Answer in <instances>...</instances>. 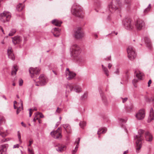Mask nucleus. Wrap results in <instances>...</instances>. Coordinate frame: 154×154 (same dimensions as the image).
<instances>
[{
    "label": "nucleus",
    "mask_w": 154,
    "mask_h": 154,
    "mask_svg": "<svg viewBox=\"0 0 154 154\" xmlns=\"http://www.w3.org/2000/svg\"><path fill=\"white\" fill-rule=\"evenodd\" d=\"M144 131L142 129H140L138 131V134L134 137V139L136 140V145L135 149L136 152L138 153L140 151L142 147V141L144 139L143 134Z\"/></svg>",
    "instance_id": "obj_1"
},
{
    "label": "nucleus",
    "mask_w": 154,
    "mask_h": 154,
    "mask_svg": "<svg viewBox=\"0 0 154 154\" xmlns=\"http://www.w3.org/2000/svg\"><path fill=\"white\" fill-rule=\"evenodd\" d=\"M71 12L73 15L82 18L83 17V14L82 11L79 5H74L72 8Z\"/></svg>",
    "instance_id": "obj_2"
},
{
    "label": "nucleus",
    "mask_w": 154,
    "mask_h": 154,
    "mask_svg": "<svg viewBox=\"0 0 154 154\" xmlns=\"http://www.w3.org/2000/svg\"><path fill=\"white\" fill-rule=\"evenodd\" d=\"M70 50L72 57H77L80 54L81 52L80 48L77 44L72 45Z\"/></svg>",
    "instance_id": "obj_3"
},
{
    "label": "nucleus",
    "mask_w": 154,
    "mask_h": 154,
    "mask_svg": "<svg viewBox=\"0 0 154 154\" xmlns=\"http://www.w3.org/2000/svg\"><path fill=\"white\" fill-rule=\"evenodd\" d=\"M123 24L125 28L127 29L131 30L134 27V22L131 19H126L124 20Z\"/></svg>",
    "instance_id": "obj_4"
},
{
    "label": "nucleus",
    "mask_w": 154,
    "mask_h": 154,
    "mask_svg": "<svg viewBox=\"0 0 154 154\" xmlns=\"http://www.w3.org/2000/svg\"><path fill=\"white\" fill-rule=\"evenodd\" d=\"M127 52L128 57L131 60H133L136 57L134 48L131 46H129L127 48Z\"/></svg>",
    "instance_id": "obj_5"
},
{
    "label": "nucleus",
    "mask_w": 154,
    "mask_h": 154,
    "mask_svg": "<svg viewBox=\"0 0 154 154\" xmlns=\"http://www.w3.org/2000/svg\"><path fill=\"white\" fill-rule=\"evenodd\" d=\"M11 17V14L9 12L4 11L0 14V20L4 23L8 21Z\"/></svg>",
    "instance_id": "obj_6"
},
{
    "label": "nucleus",
    "mask_w": 154,
    "mask_h": 154,
    "mask_svg": "<svg viewBox=\"0 0 154 154\" xmlns=\"http://www.w3.org/2000/svg\"><path fill=\"white\" fill-rule=\"evenodd\" d=\"M118 9L117 6V2L114 1L110 3L108 5V8L107 10V12L109 14L110 13H112Z\"/></svg>",
    "instance_id": "obj_7"
},
{
    "label": "nucleus",
    "mask_w": 154,
    "mask_h": 154,
    "mask_svg": "<svg viewBox=\"0 0 154 154\" xmlns=\"http://www.w3.org/2000/svg\"><path fill=\"white\" fill-rule=\"evenodd\" d=\"M135 25L136 29L137 31H140L144 28L145 23L143 20L138 19L135 22Z\"/></svg>",
    "instance_id": "obj_8"
},
{
    "label": "nucleus",
    "mask_w": 154,
    "mask_h": 154,
    "mask_svg": "<svg viewBox=\"0 0 154 154\" xmlns=\"http://www.w3.org/2000/svg\"><path fill=\"white\" fill-rule=\"evenodd\" d=\"M81 29V28L79 27L74 30L73 36L75 38L81 39L84 37V33Z\"/></svg>",
    "instance_id": "obj_9"
},
{
    "label": "nucleus",
    "mask_w": 154,
    "mask_h": 154,
    "mask_svg": "<svg viewBox=\"0 0 154 154\" xmlns=\"http://www.w3.org/2000/svg\"><path fill=\"white\" fill-rule=\"evenodd\" d=\"M61 129V127H59L56 131L51 132V136L55 139L61 138L62 137Z\"/></svg>",
    "instance_id": "obj_10"
},
{
    "label": "nucleus",
    "mask_w": 154,
    "mask_h": 154,
    "mask_svg": "<svg viewBox=\"0 0 154 154\" xmlns=\"http://www.w3.org/2000/svg\"><path fill=\"white\" fill-rule=\"evenodd\" d=\"M39 81L38 83H36L35 85L37 86H42L45 85L48 82V79L46 77L42 74L39 77Z\"/></svg>",
    "instance_id": "obj_11"
},
{
    "label": "nucleus",
    "mask_w": 154,
    "mask_h": 154,
    "mask_svg": "<svg viewBox=\"0 0 154 154\" xmlns=\"http://www.w3.org/2000/svg\"><path fill=\"white\" fill-rule=\"evenodd\" d=\"M145 116V110L142 109L139 110L136 114L135 116L136 119L138 120L143 119Z\"/></svg>",
    "instance_id": "obj_12"
},
{
    "label": "nucleus",
    "mask_w": 154,
    "mask_h": 154,
    "mask_svg": "<svg viewBox=\"0 0 154 154\" xmlns=\"http://www.w3.org/2000/svg\"><path fill=\"white\" fill-rule=\"evenodd\" d=\"M40 71V69L37 68H34L31 67L29 69V73L32 78L36 77L37 75L39 74Z\"/></svg>",
    "instance_id": "obj_13"
},
{
    "label": "nucleus",
    "mask_w": 154,
    "mask_h": 154,
    "mask_svg": "<svg viewBox=\"0 0 154 154\" xmlns=\"http://www.w3.org/2000/svg\"><path fill=\"white\" fill-rule=\"evenodd\" d=\"M65 74L68 80L72 79L75 76L76 74L73 72L70 71L69 68H66Z\"/></svg>",
    "instance_id": "obj_14"
},
{
    "label": "nucleus",
    "mask_w": 154,
    "mask_h": 154,
    "mask_svg": "<svg viewBox=\"0 0 154 154\" xmlns=\"http://www.w3.org/2000/svg\"><path fill=\"white\" fill-rule=\"evenodd\" d=\"M8 145L5 144L0 146V154H6Z\"/></svg>",
    "instance_id": "obj_15"
},
{
    "label": "nucleus",
    "mask_w": 154,
    "mask_h": 154,
    "mask_svg": "<svg viewBox=\"0 0 154 154\" xmlns=\"http://www.w3.org/2000/svg\"><path fill=\"white\" fill-rule=\"evenodd\" d=\"M66 148V146L63 144H59L56 146V150L59 152H61L65 151Z\"/></svg>",
    "instance_id": "obj_16"
},
{
    "label": "nucleus",
    "mask_w": 154,
    "mask_h": 154,
    "mask_svg": "<svg viewBox=\"0 0 154 154\" xmlns=\"http://www.w3.org/2000/svg\"><path fill=\"white\" fill-rule=\"evenodd\" d=\"M66 97H67L68 96V94L70 92L73 90V85L70 84H67L66 85Z\"/></svg>",
    "instance_id": "obj_17"
},
{
    "label": "nucleus",
    "mask_w": 154,
    "mask_h": 154,
    "mask_svg": "<svg viewBox=\"0 0 154 154\" xmlns=\"http://www.w3.org/2000/svg\"><path fill=\"white\" fill-rule=\"evenodd\" d=\"M142 41L144 42L147 47L151 49L152 45L150 39L148 37H146L143 39H142Z\"/></svg>",
    "instance_id": "obj_18"
},
{
    "label": "nucleus",
    "mask_w": 154,
    "mask_h": 154,
    "mask_svg": "<svg viewBox=\"0 0 154 154\" xmlns=\"http://www.w3.org/2000/svg\"><path fill=\"white\" fill-rule=\"evenodd\" d=\"M8 57L9 58L14 60L15 59V57L14 54L13 53V51L12 48L11 47H8Z\"/></svg>",
    "instance_id": "obj_19"
},
{
    "label": "nucleus",
    "mask_w": 154,
    "mask_h": 154,
    "mask_svg": "<svg viewBox=\"0 0 154 154\" xmlns=\"http://www.w3.org/2000/svg\"><path fill=\"white\" fill-rule=\"evenodd\" d=\"M154 119V111L152 108L150 109V113L147 120L148 122H150Z\"/></svg>",
    "instance_id": "obj_20"
},
{
    "label": "nucleus",
    "mask_w": 154,
    "mask_h": 154,
    "mask_svg": "<svg viewBox=\"0 0 154 154\" xmlns=\"http://www.w3.org/2000/svg\"><path fill=\"white\" fill-rule=\"evenodd\" d=\"M12 42L14 45L20 43L22 41L21 37L19 36H17L14 38H12Z\"/></svg>",
    "instance_id": "obj_21"
},
{
    "label": "nucleus",
    "mask_w": 154,
    "mask_h": 154,
    "mask_svg": "<svg viewBox=\"0 0 154 154\" xmlns=\"http://www.w3.org/2000/svg\"><path fill=\"white\" fill-rule=\"evenodd\" d=\"M145 138L146 140L148 141H151L152 140V136L148 131H146L145 132Z\"/></svg>",
    "instance_id": "obj_22"
},
{
    "label": "nucleus",
    "mask_w": 154,
    "mask_h": 154,
    "mask_svg": "<svg viewBox=\"0 0 154 154\" xmlns=\"http://www.w3.org/2000/svg\"><path fill=\"white\" fill-rule=\"evenodd\" d=\"M52 32L54 36L55 37H58L60 34V30L58 28H55L52 30Z\"/></svg>",
    "instance_id": "obj_23"
},
{
    "label": "nucleus",
    "mask_w": 154,
    "mask_h": 154,
    "mask_svg": "<svg viewBox=\"0 0 154 154\" xmlns=\"http://www.w3.org/2000/svg\"><path fill=\"white\" fill-rule=\"evenodd\" d=\"M72 57L79 63H83L85 61V59L84 58L80 56L79 55L77 57Z\"/></svg>",
    "instance_id": "obj_24"
},
{
    "label": "nucleus",
    "mask_w": 154,
    "mask_h": 154,
    "mask_svg": "<svg viewBox=\"0 0 154 154\" xmlns=\"http://www.w3.org/2000/svg\"><path fill=\"white\" fill-rule=\"evenodd\" d=\"M101 96L102 101L104 105L105 106L108 105L109 104V102L107 99L105 95L103 94H102L101 95Z\"/></svg>",
    "instance_id": "obj_25"
},
{
    "label": "nucleus",
    "mask_w": 154,
    "mask_h": 154,
    "mask_svg": "<svg viewBox=\"0 0 154 154\" xmlns=\"http://www.w3.org/2000/svg\"><path fill=\"white\" fill-rule=\"evenodd\" d=\"M7 131V130H4L2 127L0 128V135L2 137H5L8 135V134Z\"/></svg>",
    "instance_id": "obj_26"
},
{
    "label": "nucleus",
    "mask_w": 154,
    "mask_h": 154,
    "mask_svg": "<svg viewBox=\"0 0 154 154\" xmlns=\"http://www.w3.org/2000/svg\"><path fill=\"white\" fill-rule=\"evenodd\" d=\"M63 126L67 133H69L71 132V128L68 124H63Z\"/></svg>",
    "instance_id": "obj_27"
},
{
    "label": "nucleus",
    "mask_w": 154,
    "mask_h": 154,
    "mask_svg": "<svg viewBox=\"0 0 154 154\" xmlns=\"http://www.w3.org/2000/svg\"><path fill=\"white\" fill-rule=\"evenodd\" d=\"M52 23L56 26H60L62 22L57 19H54L51 21Z\"/></svg>",
    "instance_id": "obj_28"
},
{
    "label": "nucleus",
    "mask_w": 154,
    "mask_h": 154,
    "mask_svg": "<svg viewBox=\"0 0 154 154\" xmlns=\"http://www.w3.org/2000/svg\"><path fill=\"white\" fill-rule=\"evenodd\" d=\"M107 131V129L106 128L103 127L100 128L98 130L97 134L99 135L100 134H103L106 133Z\"/></svg>",
    "instance_id": "obj_29"
},
{
    "label": "nucleus",
    "mask_w": 154,
    "mask_h": 154,
    "mask_svg": "<svg viewBox=\"0 0 154 154\" xmlns=\"http://www.w3.org/2000/svg\"><path fill=\"white\" fill-rule=\"evenodd\" d=\"M133 104L131 103L128 106H125V109L126 111L129 112L133 110Z\"/></svg>",
    "instance_id": "obj_30"
},
{
    "label": "nucleus",
    "mask_w": 154,
    "mask_h": 154,
    "mask_svg": "<svg viewBox=\"0 0 154 154\" xmlns=\"http://www.w3.org/2000/svg\"><path fill=\"white\" fill-rule=\"evenodd\" d=\"M134 73L136 74V76L138 78V79L139 80H141L142 79L144 75L140 71H139L138 72H137L136 71L134 72Z\"/></svg>",
    "instance_id": "obj_31"
},
{
    "label": "nucleus",
    "mask_w": 154,
    "mask_h": 154,
    "mask_svg": "<svg viewBox=\"0 0 154 154\" xmlns=\"http://www.w3.org/2000/svg\"><path fill=\"white\" fill-rule=\"evenodd\" d=\"M17 66L16 65H14L12 68L11 75H15L16 74V72L18 69Z\"/></svg>",
    "instance_id": "obj_32"
},
{
    "label": "nucleus",
    "mask_w": 154,
    "mask_h": 154,
    "mask_svg": "<svg viewBox=\"0 0 154 154\" xmlns=\"http://www.w3.org/2000/svg\"><path fill=\"white\" fill-rule=\"evenodd\" d=\"M103 70L104 72V74L107 76L109 75V71L103 65H102Z\"/></svg>",
    "instance_id": "obj_33"
},
{
    "label": "nucleus",
    "mask_w": 154,
    "mask_h": 154,
    "mask_svg": "<svg viewBox=\"0 0 154 154\" xmlns=\"http://www.w3.org/2000/svg\"><path fill=\"white\" fill-rule=\"evenodd\" d=\"M24 6L23 4H19L17 6V10L18 11H20L24 8Z\"/></svg>",
    "instance_id": "obj_34"
},
{
    "label": "nucleus",
    "mask_w": 154,
    "mask_h": 154,
    "mask_svg": "<svg viewBox=\"0 0 154 154\" xmlns=\"http://www.w3.org/2000/svg\"><path fill=\"white\" fill-rule=\"evenodd\" d=\"M74 91L77 93H79L82 91V88L79 86H76L74 88Z\"/></svg>",
    "instance_id": "obj_35"
},
{
    "label": "nucleus",
    "mask_w": 154,
    "mask_h": 154,
    "mask_svg": "<svg viewBox=\"0 0 154 154\" xmlns=\"http://www.w3.org/2000/svg\"><path fill=\"white\" fill-rule=\"evenodd\" d=\"M5 117L3 116H0V125L5 123Z\"/></svg>",
    "instance_id": "obj_36"
},
{
    "label": "nucleus",
    "mask_w": 154,
    "mask_h": 154,
    "mask_svg": "<svg viewBox=\"0 0 154 154\" xmlns=\"http://www.w3.org/2000/svg\"><path fill=\"white\" fill-rule=\"evenodd\" d=\"M27 150L28 153L29 154H34V151L32 147H28Z\"/></svg>",
    "instance_id": "obj_37"
},
{
    "label": "nucleus",
    "mask_w": 154,
    "mask_h": 154,
    "mask_svg": "<svg viewBox=\"0 0 154 154\" xmlns=\"http://www.w3.org/2000/svg\"><path fill=\"white\" fill-rule=\"evenodd\" d=\"M151 8V5L150 4H149L147 7L146 8L144 11L143 12L145 14L149 12Z\"/></svg>",
    "instance_id": "obj_38"
},
{
    "label": "nucleus",
    "mask_w": 154,
    "mask_h": 154,
    "mask_svg": "<svg viewBox=\"0 0 154 154\" xmlns=\"http://www.w3.org/2000/svg\"><path fill=\"white\" fill-rule=\"evenodd\" d=\"M21 107L20 106L19 107H18L17 109V110L16 111V113L17 114H18L21 111L22 109H23V103L22 101L21 100Z\"/></svg>",
    "instance_id": "obj_39"
},
{
    "label": "nucleus",
    "mask_w": 154,
    "mask_h": 154,
    "mask_svg": "<svg viewBox=\"0 0 154 154\" xmlns=\"http://www.w3.org/2000/svg\"><path fill=\"white\" fill-rule=\"evenodd\" d=\"M16 30L14 29H12L10 32H9V34H8V35L9 36H13L16 32Z\"/></svg>",
    "instance_id": "obj_40"
},
{
    "label": "nucleus",
    "mask_w": 154,
    "mask_h": 154,
    "mask_svg": "<svg viewBox=\"0 0 154 154\" xmlns=\"http://www.w3.org/2000/svg\"><path fill=\"white\" fill-rule=\"evenodd\" d=\"M79 125L82 128H83L86 126V123L85 122H81L79 124Z\"/></svg>",
    "instance_id": "obj_41"
},
{
    "label": "nucleus",
    "mask_w": 154,
    "mask_h": 154,
    "mask_svg": "<svg viewBox=\"0 0 154 154\" xmlns=\"http://www.w3.org/2000/svg\"><path fill=\"white\" fill-rule=\"evenodd\" d=\"M88 94L86 92L84 93V94L81 97V100H85L86 99L87 97Z\"/></svg>",
    "instance_id": "obj_42"
},
{
    "label": "nucleus",
    "mask_w": 154,
    "mask_h": 154,
    "mask_svg": "<svg viewBox=\"0 0 154 154\" xmlns=\"http://www.w3.org/2000/svg\"><path fill=\"white\" fill-rule=\"evenodd\" d=\"M138 82V80L136 79H134L132 81V82L133 85L135 87H137V85L136 83Z\"/></svg>",
    "instance_id": "obj_43"
},
{
    "label": "nucleus",
    "mask_w": 154,
    "mask_h": 154,
    "mask_svg": "<svg viewBox=\"0 0 154 154\" xmlns=\"http://www.w3.org/2000/svg\"><path fill=\"white\" fill-rule=\"evenodd\" d=\"M127 120V118H126L125 119H119V122L120 123H125Z\"/></svg>",
    "instance_id": "obj_44"
},
{
    "label": "nucleus",
    "mask_w": 154,
    "mask_h": 154,
    "mask_svg": "<svg viewBox=\"0 0 154 154\" xmlns=\"http://www.w3.org/2000/svg\"><path fill=\"white\" fill-rule=\"evenodd\" d=\"M11 139L9 138H7L5 139H3L2 140H1V142L2 143L6 142L10 140Z\"/></svg>",
    "instance_id": "obj_45"
},
{
    "label": "nucleus",
    "mask_w": 154,
    "mask_h": 154,
    "mask_svg": "<svg viewBox=\"0 0 154 154\" xmlns=\"http://www.w3.org/2000/svg\"><path fill=\"white\" fill-rule=\"evenodd\" d=\"M80 140V138H78V141H76L75 142L77 144H76V146L75 148V149H77V150L78 149L79 147L78 145H79V143Z\"/></svg>",
    "instance_id": "obj_46"
},
{
    "label": "nucleus",
    "mask_w": 154,
    "mask_h": 154,
    "mask_svg": "<svg viewBox=\"0 0 154 154\" xmlns=\"http://www.w3.org/2000/svg\"><path fill=\"white\" fill-rule=\"evenodd\" d=\"M33 142V140H30L29 141V144L27 145L28 147H32V146H31L32 144V143Z\"/></svg>",
    "instance_id": "obj_47"
},
{
    "label": "nucleus",
    "mask_w": 154,
    "mask_h": 154,
    "mask_svg": "<svg viewBox=\"0 0 154 154\" xmlns=\"http://www.w3.org/2000/svg\"><path fill=\"white\" fill-rule=\"evenodd\" d=\"M36 114L37 115H39L40 117L41 118H43L44 117V116L42 114L41 112H37L36 113Z\"/></svg>",
    "instance_id": "obj_48"
},
{
    "label": "nucleus",
    "mask_w": 154,
    "mask_h": 154,
    "mask_svg": "<svg viewBox=\"0 0 154 154\" xmlns=\"http://www.w3.org/2000/svg\"><path fill=\"white\" fill-rule=\"evenodd\" d=\"M17 135L18 139H19L20 142L21 143L22 141H21V135L20 134L19 131L17 132Z\"/></svg>",
    "instance_id": "obj_49"
},
{
    "label": "nucleus",
    "mask_w": 154,
    "mask_h": 154,
    "mask_svg": "<svg viewBox=\"0 0 154 154\" xmlns=\"http://www.w3.org/2000/svg\"><path fill=\"white\" fill-rule=\"evenodd\" d=\"M92 35L93 37H94V38L95 39H97V38H98V35L96 33H92Z\"/></svg>",
    "instance_id": "obj_50"
},
{
    "label": "nucleus",
    "mask_w": 154,
    "mask_h": 154,
    "mask_svg": "<svg viewBox=\"0 0 154 154\" xmlns=\"http://www.w3.org/2000/svg\"><path fill=\"white\" fill-rule=\"evenodd\" d=\"M119 69L117 68L116 69L115 71L114 72V73L117 75H119Z\"/></svg>",
    "instance_id": "obj_51"
},
{
    "label": "nucleus",
    "mask_w": 154,
    "mask_h": 154,
    "mask_svg": "<svg viewBox=\"0 0 154 154\" xmlns=\"http://www.w3.org/2000/svg\"><path fill=\"white\" fill-rule=\"evenodd\" d=\"M121 99H122V103H125L128 100V98L127 97H125L124 98H121Z\"/></svg>",
    "instance_id": "obj_52"
},
{
    "label": "nucleus",
    "mask_w": 154,
    "mask_h": 154,
    "mask_svg": "<svg viewBox=\"0 0 154 154\" xmlns=\"http://www.w3.org/2000/svg\"><path fill=\"white\" fill-rule=\"evenodd\" d=\"M23 80L21 79H20L19 81V86H22L23 85Z\"/></svg>",
    "instance_id": "obj_53"
},
{
    "label": "nucleus",
    "mask_w": 154,
    "mask_h": 154,
    "mask_svg": "<svg viewBox=\"0 0 154 154\" xmlns=\"http://www.w3.org/2000/svg\"><path fill=\"white\" fill-rule=\"evenodd\" d=\"M62 111V109L60 108L59 107H57V110H56V112H57L58 113H60Z\"/></svg>",
    "instance_id": "obj_54"
},
{
    "label": "nucleus",
    "mask_w": 154,
    "mask_h": 154,
    "mask_svg": "<svg viewBox=\"0 0 154 154\" xmlns=\"http://www.w3.org/2000/svg\"><path fill=\"white\" fill-rule=\"evenodd\" d=\"M37 115H36L35 118H34L33 119V121L35 122H36V120H38V118L37 117Z\"/></svg>",
    "instance_id": "obj_55"
},
{
    "label": "nucleus",
    "mask_w": 154,
    "mask_h": 154,
    "mask_svg": "<svg viewBox=\"0 0 154 154\" xmlns=\"http://www.w3.org/2000/svg\"><path fill=\"white\" fill-rule=\"evenodd\" d=\"M19 145L18 144H16L15 145L13 146L14 148H18L19 147Z\"/></svg>",
    "instance_id": "obj_56"
},
{
    "label": "nucleus",
    "mask_w": 154,
    "mask_h": 154,
    "mask_svg": "<svg viewBox=\"0 0 154 154\" xmlns=\"http://www.w3.org/2000/svg\"><path fill=\"white\" fill-rule=\"evenodd\" d=\"M77 149H75L73 150L72 151V153L73 154H75L77 152Z\"/></svg>",
    "instance_id": "obj_57"
},
{
    "label": "nucleus",
    "mask_w": 154,
    "mask_h": 154,
    "mask_svg": "<svg viewBox=\"0 0 154 154\" xmlns=\"http://www.w3.org/2000/svg\"><path fill=\"white\" fill-rule=\"evenodd\" d=\"M152 81L151 80H149L148 83V87H149L150 86V84H151Z\"/></svg>",
    "instance_id": "obj_58"
},
{
    "label": "nucleus",
    "mask_w": 154,
    "mask_h": 154,
    "mask_svg": "<svg viewBox=\"0 0 154 154\" xmlns=\"http://www.w3.org/2000/svg\"><path fill=\"white\" fill-rule=\"evenodd\" d=\"M32 109H29V116L30 117L32 115V112H31V110H32Z\"/></svg>",
    "instance_id": "obj_59"
},
{
    "label": "nucleus",
    "mask_w": 154,
    "mask_h": 154,
    "mask_svg": "<svg viewBox=\"0 0 154 154\" xmlns=\"http://www.w3.org/2000/svg\"><path fill=\"white\" fill-rule=\"evenodd\" d=\"M21 124L22 125V126L24 127H26V125L25 124H24L23 122H21Z\"/></svg>",
    "instance_id": "obj_60"
},
{
    "label": "nucleus",
    "mask_w": 154,
    "mask_h": 154,
    "mask_svg": "<svg viewBox=\"0 0 154 154\" xmlns=\"http://www.w3.org/2000/svg\"><path fill=\"white\" fill-rule=\"evenodd\" d=\"M112 64L111 63H109L108 64V68H109V69H110L111 68V67L112 66Z\"/></svg>",
    "instance_id": "obj_61"
},
{
    "label": "nucleus",
    "mask_w": 154,
    "mask_h": 154,
    "mask_svg": "<svg viewBox=\"0 0 154 154\" xmlns=\"http://www.w3.org/2000/svg\"><path fill=\"white\" fill-rule=\"evenodd\" d=\"M0 29L2 30V32L4 34H5V33H4V30L2 28V26H0Z\"/></svg>",
    "instance_id": "obj_62"
},
{
    "label": "nucleus",
    "mask_w": 154,
    "mask_h": 154,
    "mask_svg": "<svg viewBox=\"0 0 154 154\" xmlns=\"http://www.w3.org/2000/svg\"><path fill=\"white\" fill-rule=\"evenodd\" d=\"M111 59V56L109 57L108 58L106 59V60H109Z\"/></svg>",
    "instance_id": "obj_63"
},
{
    "label": "nucleus",
    "mask_w": 154,
    "mask_h": 154,
    "mask_svg": "<svg viewBox=\"0 0 154 154\" xmlns=\"http://www.w3.org/2000/svg\"><path fill=\"white\" fill-rule=\"evenodd\" d=\"M60 123V122H58L57 123V124H56V127H57V126H58V125H59Z\"/></svg>",
    "instance_id": "obj_64"
}]
</instances>
